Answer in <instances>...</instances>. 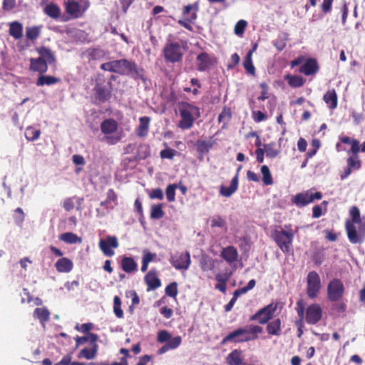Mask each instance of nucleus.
Masks as SVG:
<instances>
[{"mask_svg": "<svg viewBox=\"0 0 365 365\" xmlns=\"http://www.w3.org/2000/svg\"><path fill=\"white\" fill-rule=\"evenodd\" d=\"M177 153V150L170 148H168L160 151V156L162 159L172 160Z\"/></svg>", "mask_w": 365, "mask_h": 365, "instance_id": "4d7b16f0", "label": "nucleus"}, {"mask_svg": "<svg viewBox=\"0 0 365 365\" xmlns=\"http://www.w3.org/2000/svg\"><path fill=\"white\" fill-rule=\"evenodd\" d=\"M59 240L68 244L81 243V238L73 232H65L59 235Z\"/></svg>", "mask_w": 365, "mask_h": 365, "instance_id": "4c0bfd02", "label": "nucleus"}, {"mask_svg": "<svg viewBox=\"0 0 365 365\" xmlns=\"http://www.w3.org/2000/svg\"><path fill=\"white\" fill-rule=\"evenodd\" d=\"M150 118L143 116L139 118V125L136 128V134L138 137H145L149 132Z\"/></svg>", "mask_w": 365, "mask_h": 365, "instance_id": "a878e982", "label": "nucleus"}, {"mask_svg": "<svg viewBox=\"0 0 365 365\" xmlns=\"http://www.w3.org/2000/svg\"><path fill=\"white\" fill-rule=\"evenodd\" d=\"M145 282L148 286V290L155 289L161 285L160 279L157 277L155 270H150L145 276Z\"/></svg>", "mask_w": 365, "mask_h": 365, "instance_id": "5701e85b", "label": "nucleus"}, {"mask_svg": "<svg viewBox=\"0 0 365 365\" xmlns=\"http://www.w3.org/2000/svg\"><path fill=\"white\" fill-rule=\"evenodd\" d=\"M220 256L230 264L235 262L238 258V252L234 246H228L222 249Z\"/></svg>", "mask_w": 365, "mask_h": 365, "instance_id": "412c9836", "label": "nucleus"}, {"mask_svg": "<svg viewBox=\"0 0 365 365\" xmlns=\"http://www.w3.org/2000/svg\"><path fill=\"white\" fill-rule=\"evenodd\" d=\"M195 9L191 13L190 16H186L184 19H180L178 23L185 28L186 29L192 31L193 30L191 24L194 23L197 19V12L198 11V3H195Z\"/></svg>", "mask_w": 365, "mask_h": 365, "instance_id": "c85d7f7f", "label": "nucleus"}, {"mask_svg": "<svg viewBox=\"0 0 365 365\" xmlns=\"http://www.w3.org/2000/svg\"><path fill=\"white\" fill-rule=\"evenodd\" d=\"M43 12L46 15L53 19H58L61 14L60 7L56 4L52 2L44 7Z\"/></svg>", "mask_w": 365, "mask_h": 365, "instance_id": "7c9ffc66", "label": "nucleus"}, {"mask_svg": "<svg viewBox=\"0 0 365 365\" xmlns=\"http://www.w3.org/2000/svg\"><path fill=\"white\" fill-rule=\"evenodd\" d=\"M54 267L59 273H68L73 268V263L68 257H61L55 263Z\"/></svg>", "mask_w": 365, "mask_h": 365, "instance_id": "aec40b11", "label": "nucleus"}, {"mask_svg": "<svg viewBox=\"0 0 365 365\" xmlns=\"http://www.w3.org/2000/svg\"><path fill=\"white\" fill-rule=\"evenodd\" d=\"M274 147V143H269L264 145V148L267 158H274L279 155V150L275 149Z\"/></svg>", "mask_w": 365, "mask_h": 365, "instance_id": "a18cd8bd", "label": "nucleus"}, {"mask_svg": "<svg viewBox=\"0 0 365 365\" xmlns=\"http://www.w3.org/2000/svg\"><path fill=\"white\" fill-rule=\"evenodd\" d=\"M333 1L334 0H323L321 4V9L324 14L331 12Z\"/></svg>", "mask_w": 365, "mask_h": 365, "instance_id": "338daca9", "label": "nucleus"}, {"mask_svg": "<svg viewBox=\"0 0 365 365\" xmlns=\"http://www.w3.org/2000/svg\"><path fill=\"white\" fill-rule=\"evenodd\" d=\"M277 307V304L271 303L259 309L255 314L250 317V320L257 321L260 324H265L272 319Z\"/></svg>", "mask_w": 365, "mask_h": 365, "instance_id": "9b49d317", "label": "nucleus"}, {"mask_svg": "<svg viewBox=\"0 0 365 365\" xmlns=\"http://www.w3.org/2000/svg\"><path fill=\"white\" fill-rule=\"evenodd\" d=\"M262 331L263 328L258 325L251 324L240 327L230 332L222 339L221 344H225L228 342L241 344L255 341L258 339V335Z\"/></svg>", "mask_w": 365, "mask_h": 365, "instance_id": "7ed1b4c3", "label": "nucleus"}, {"mask_svg": "<svg viewBox=\"0 0 365 365\" xmlns=\"http://www.w3.org/2000/svg\"><path fill=\"white\" fill-rule=\"evenodd\" d=\"M197 61V70L199 71H205L213 65V59L206 52L199 53L196 58Z\"/></svg>", "mask_w": 365, "mask_h": 365, "instance_id": "6ab92c4d", "label": "nucleus"}, {"mask_svg": "<svg viewBox=\"0 0 365 365\" xmlns=\"http://www.w3.org/2000/svg\"><path fill=\"white\" fill-rule=\"evenodd\" d=\"M170 262L178 270H187L191 263L190 255L188 252H176L171 255Z\"/></svg>", "mask_w": 365, "mask_h": 365, "instance_id": "ddd939ff", "label": "nucleus"}, {"mask_svg": "<svg viewBox=\"0 0 365 365\" xmlns=\"http://www.w3.org/2000/svg\"><path fill=\"white\" fill-rule=\"evenodd\" d=\"M136 365H153L152 357L149 355H144L140 358Z\"/></svg>", "mask_w": 365, "mask_h": 365, "instance_id": "774afa93", "label": "nucleus"}, {"mask_svg": "<svg viewBox=\"0 0 365 365\" xmlns=\"http://www.w3.org/2000/svg\"><path fill=\"white\" fill-rule=\"evenodd\" d=\"M256 48H257V44L255 45L252 50H250L247 53V54L244 60V62H243V66H244L245 69L246 70V71L248 73H250L252 76L255 75V67L252 63V53L255 51Z\"/></svg>", "mask_w": 365, "mask_h": 365, "instance_id": "473e14b6", "label": "nucleus"}, {"mask_svg": "<svg viewBox=\"0 0 365 365\" xmlns=\"http://www.w3.org/2000/svg\"><path fill=\"white\" fill-rule=\"evenodd\" d=\"M347 166L353 170H358L361 168V161L359 159L358 154L350 156L347 158Z\"/></svg>", "mask_w": 365, "mask_h": 365, "instance_id": "de8ad7c7", "label": "nucleus"}, {"mask_svg": "<svg viewBox=\"0 0 365 365\" xmlns=\"http://www.w3.org/2000/svg\"><path fill=\"white\" fill-rule=\"evenodd\" d=\"M71 360L72 356L71 354H66L63 356L60 361L54 364V365H86L83 362L71 361Z\"/></svg>", "mask_w": 365, "mask_h": 365, "instance_id": "8fccbe9b", "label": "nucleus"}, {"mask_svg": "<svg viewBox=\"0 0 365 365\" xmlns=\"http://www.w3.org/2000/svg\"><path fill=\"white\" fill-rule=\"evenodd\" d=\"M252 118L255 122L259 123L267 120V116L263 112L257 110L252 112Z\"/></svg>", "mask_w": 365, "mask_h": 365, "instance_id": "e2e57ef3", "label": "nucleus"}, {"mask_svg": "<svg viewBox=\"0 0 365 365\" xmlns=\"http://www.w3.org/2000/svg\"><path fill=\"white\" fill-rule=\"evenodd\" d=\"M285 79L288 80L289 85L293 88L302 87L305 83V80L300 76H292L288 74L285 76Z\"/></svg>", "mask_w": 365, "mask_h": 365, "instance_id": "ea45409f", "label": "nucleus"}, {"mask_svg": "<svg viewBox=\"0 0 365 365\" xmlns=\"http://www.w3.org/2000/svg\"><path fill=\"white\" fill-rule=\"evenodd\" d=\"M98 245L104 255L110 257L115 255L113 249L118 247L119 244L115 236L108 235L106 239H101Z\"/></svg>", "mask_w": 365, "mask_h": 365, "instance_id": "4468645a", "label": "nucleus"}, {"mask_svg": "<svg viewBox=\"0 0 365 365\" xmlns=\"http://www.w3.org/2000/svg\"><path fill=\"white\" fill-rule=\"evenodd\" d=\"M171 338V334L166 330L159 331L158 333L157 339L160 343L168 342Z\"/></svg>", "mask_w": 365, "mask_h": 365, "instance_id": "680f3d73", "label": "nucleus"}, {"mask_svg": "<svg viewBox=\"0 0 365 365\" xmlns=\"http://www.w3.org/2000/svg\"><path fill=\"white\" fill-rule=\"evenodd\" d=\"M212 143L209 140H198L195 143L197 153L205 154L209 152L212 147Z\"/></svg>", "mask_w": 365, "mask_h": 365, "instance_id": "58836bf2", "label": "nucleus"}, {"mask_svg": "<svg viewBox=\"0 0 365 365\" xmlns=\"http://www.w3.org/2000/svg\"><path fill=\"white\" fill-rule=\"evenodd\" d=\"M319 69V66L317 61L315 58H309L299 68V71L306 76H312L317 73Z\"/></svg>", "mask_w": 365, "mask_h": 365, "instance_id": "a211bd4d", "label": "nucleus"}, {"mask_svg": "<svg viewBox=\"0 0 365 365\" xmlns=\"http://www.w3.org/2000/svg\"><path fill=\"white\" fill-rule=\"evenodd\" d=\"M259 87L262 89L260 96L257 98L258 101H264L269 98V86L267 83L262 82L259 83Z\"/></svg>", "mask_w": 365, "mask_h": 365, "instance_id": "5fc2aeb1", "label": "nucleus"}, {"mask_svg": "<svg viewBox=\"0 0 365 365\" xmlns=\"http://www.w3.org/2000/svg\"><path fill=\"white\" fill-rule=\"evenodd\" d=\"M93 328V324L92 323H85V324H82L81 325H76V329L78 330V331H81L82 333H85V334H89L91 333L90 331Z\"/></svg>", "mask_w": 365, "mask_h": 365, "instance_id": "69168bd1", "label": "nucleus"}, {"mask_svg": "<svg viewBox=\"0 0 365 365\" xmlns=\"http://www.w3.org/2000/svg\"><path fill=\"white\" fill-rule=\"evenodd\" d=\"M243 361L242 351L240 349L232 350L226 357L228 365H242Z\"/></svg>", "mask_w": 365, "mask_h": 365, "instance_id": "bb28decb", "label": "nucleus"}, {"mask_svg": "<svg viewBox=\"0 0 365 365\" xmlns=\"http://www.w3.org/2000/svg\"><path fill=\"white\" fill-rule=\"evenodd\" d=\"M34 316L37 318L42 324H44L49 320L50 312L48 309L45 307L36 308L34 312Z\"/></svg>", "mask_w": 365, "mask_h": 365, "instance_id": "c9c22d12", "label": "nucleus"}, {"mask_svg": "<svg viewBox=\"0 0 365 365\" xmlns=\"http://www.w3.org/2000/svg\"><path fill=\"white\" fill-rule=\"evenodd\" d=\"M340 140L343 143L351 145L350 152L352 153V154L356 155L360 151L359 142L357 140L351 139L348 136H343L340 138Z\"/></svg>", "mask_w": 365, "mask_h": 365, "instance_id": "e433bc0d", "label": "nucleus"}, {"mask_svg": "<svg viewBox=\"0 0 365 365\" xmlns=\"http://www.w3.org/2000/svg\"><path fill=\"white\" fill-rule=\"evenodd\" d=\"M61 82V79L52 76L40 75L36 84L37 86H51Z\"/></svg>", "mask_w": 365, "mask_h": 365, "instance_id": "2f4dec72", "label": "nucleus"}, {"mask_svg": "<svg viewBox=\"0 0 365 365\" xmlns=\"http://www.w3.org/2000/svg\"><path fill=\"white\" fill-rule=\"evenodd\" d=\"M182 343V337L177 336L173 338H170V340L166 343L170 349H175L178 348Z\"/></svg>", "mask_w": 365, "mask_h": 365, "instance_id": "bf43d9fd", "label": "nucleus"}, {"mask_svg": "<svg viewBox=\"0 0 365 365\" xmlns=\"http://www.w3.org/2000/svg\"><path fill=\"white\" fill-rule=\"evenodd\" d=\"M307 294L310 299H315L317 297L321 288L322 283L319 274L316 271H311L307 276Z\"/></svg>", "mask_w": 365, "mask_h": 365, "instance_id": "1a4fd4ad", "label": "nucleus"}, {"mask_svg": "<svg viewBox=\"0 0 365 365\" xmlns=\"http://www.w3.org/2000/svg\"><path fill=\"white\" fill-rule=\"evenodd\" d=\"M120 267L126 273H132L138 269V264L130 257H123L121 259Z\"/></svg>", "mask_w": 365, "mask_h": 365, "instance_id": "cd10ccee", "label": "nucleus"}, {"mask_svg": "<svg viewBox=\"0 0 365 365\" xmlns=\"http://www.w3.org/2000/svg\"><path fill=\"white\" fill-rule=\"evenodd\" d=\"M165 294L167 296L170 297H176L178 295V284L175 282H171L169 284L165 289Z\"/></svg>", "mask_w": 365, "mask_h": 365, "instance_id": "3c124183", "label": "nucleus"}, {"mask_svg": "<svg viewBox=\"0 0 365 365\" xmlns=\"http://www.w3.org/2000/svg\"><path fill=\"white\" fill-rule=\"evenodd\" d=\"M261 173L262 175L263 183L266 185H271L273 184V179L270 173L269 168L267 165H262L261 167Z\"/></svg>", "mask_w": 365, "mask_h": 365, "instance_id": "79ce46f5", "label": "nucleus"}, {"mask_svg": "<svg viewBox=\"0 0 365 365\" xmlns=\"http://www.w3.org/2000/svg\"><path fill=\"white\" fill-rule=\"evenodd\" d=\"M9 35L15 39H19L23 36V26L19 21H13L9 24Z\"/></svg>", "mask_w": 365, "mask_h": 365, "instance_id": "72a5a7b5", "label": "nucleus"}, {"mask_svg": "<svg viewBox=\"0 0 365 365\" xmlns=\"http://www.w3.org/2000/svg\"><path fill=\"white\" fill-rule=\"evenodd\" d=\"M165 215L163 210V204L153 205L150 209V218L154 220H159Z\"/></svg>", "mask_w": 365, "mask_h": 365, "instance_id": "a19ab883", "label": "nucleus"}, {"mask_svg": "<svg viewBox=\"0 0 365 365\" xmlns=\"http://www.w3.org/2000/svg\"><path fill=\"white\" fill-rule=\"evenodd\" d=\"M177 185L170 184L166 187L165 194L168 202H173L175 200V190Z\"/></svg>", "mask_w": 365, "mask_h": 365, "instance_id": "864d4df0", "label": "nucleus"}, {"mask_svg": "<svg viewBox=\"0 0 365 365\" xmlns=\"http://www.w3.org/2000/svg\"><path fill=\"white\" fill-rule=\"evenodd\" d=\"M101 130L105 135V140L110 145H114L120 140V137L110 135L115 133L118 130V125L117 121L113 118H107L103 120L101 123Z\"/></svg>", "mask_w": 365, "mask_h": 365, "instance_id": "423d86ee", "label": "nucleus"}, {"mask_svg": "<svg viewBox=\"0 0 365 365\" xmlns=\"http://www.w3.org/2000/svg\"><path fill=\"white\" fill-rule=\"evenodd\" d=\"M163 56L165 61L175 63L182 61L183 51L178 42L168 43L164 47Z\"/></svg>", "mask_w": 365, "mask_h": 365, "instance_id": "9d476101", "label": "nucleus"}, {"mask_svg": "<svg viewBox=\"0 0 365 365\" xmlns=\"http://www.w3.org/2000/svg\"><path fill=\"white\" fill-rule=\"evenodd\" d=\"M180 120L178 127L187 130L193 126L194 122L200 116V108L188 102L182 101L178 103Z\"/></svg>", "mask_w": 365, "mask_h": 365, "instance_id": "20e7f679", "label": "nucleus"}, {"mask_svg": "<svg viewBox=\"0 0 365 365\" xmlns=\"http://www.w3.org/2000/svg\"><path fill=\"white\" fill-rule=\"evenodd\" d=\"M149 197L150 199H158V200H163V192L162 189L160 188H155L153 189L149 193Z\"/></svg>", "mask_w": 365, "mask_h": 365, "instance_id": "0e129e2a", "label": "nucleus"}, {"mask_svg": "<svg viewBox=\"0 0 365 365\" xmlns=\"http://www.w3.org/2000/svg\"><path fill=\"white\" fill-rule=\"evenodd\" d=\"M113 312L118 318L121 319L123 317V311L121 309V300L118 296H115L113 299Z\"/></svg>", "mask_w": 365, "mask_h": 365, "instance_id": "49530a36", "label": "nucleus"}, {"mask_svg": "<svg viewBox=\"0 0 365 365\" xmlns=\"http://www.w3.org/2000/svg\"><path fill=\"white\" fill-rule=\"evenodd\" d=\"M37 51L40 56L38 58H43L47 65L56 63V57L50 48L41 46L38 48Z\"/></svg>", "mask_w": 365, "mask_h": 365, "instance_id": "c756f323", "label": "nucleus"}, {"mask_svg": "<svg viewBox=\"0 0 365 365\" xmlns=\"http://www.w3.org/2000/svg\"><path fill=\"white\" fill-rule=\"evenodd\" d=\"M297 314L299 317V320L303 321L304 318V311H305V307H304V300L300 299L297 302V308H296Z\"/></svg>", "mask_w": 365, "mask_h": 365, "instance_id": "13d9d810", "label": "nucleus"}, {"mask_svg": "<svg viewBox=\"0 0 365 365\" xmlns=\"http://www.w3.org/2000/svg\"><path fill=\"white\" fill-rule=\"evenodd\" d=\"M110 87L108 88L101 83H96L93 88L94 98L98 103H103L109 101L112 96L111 83H109Z\"/></svg>", "mask_w": 365, "mask_h": 365, "instance_id": "2eb2a0df", "label": "nucleus"}, {"mask_svg": "<svg viewBox=\"0 0 365 365\" xmlns=\"http://www.w3.org/2000/svg\"><path fill=\"white\" fill-rule=\"evenodd\" d=\"M232 117L231 109L227 107H224L222 111L220 113L218 116V121L222 122L224 120L227 121L230 120Z\"/></svg>", "mask_w": 365, "mask_h": 365, "instance_id": "052dcab7", "label": "nucleus"}, {"mask_svg": "<svg viewBox=\"0 0 365 365\" xmlns=\"http://www.w3.org/2000/svg\"><path fill=\"white\" fill-rule=\"evenodd\" d=\"M322 198V194L320 192H312L311 190H307L297 194L293 199V203L298 207H304L314 202L315 200H319Z\"/></svg>", "mask_w": 365, "mask_h": 365, "instance_id": "f8f14e48", "label": "nucleus"}, {"mask_svg": "<svg viewBox=\"0 0 365 365\" xmlns=\"http://www.w3.org/2000/svg\"><path fill=\"white\" fill-rule=\"evenodd\" d=\"M40 32V28L38 26L27 27L26 36L28 39L34 41L39 36Z\"/></svg>", "mask_w": 365, "mask_h": 365, "instance_id": "c03bdc74", "label": "nucleus"}, {"mask_svg": "<svg viewBox=\"0 0 365 365\" xmlns=\"http://www.w3.org/2000/svg\"><path fill=\"white\" fill-rule=\"evenodd\" d=\"M323 100L329 109H335L338 105V97L335 89L328 90L324 95Z\"/></svg>", "mask_w": 365, "mask_h": 365, "instance_id": "393cba45", "label": "nucleus"}, {"mask_svg": "<svg viewBox=\"0 0 365 365\" xmlns=\"http://www.w3.org/2000/svg\"><path fill=\"white\" fill-rule=\"evenodd\" d=\"M238 187V174L232 179L229 187L221 185L220 188V194L224 197H229L235 193Z\"/></svg>", "mask_w": 365, "mask_h": 365, "instance_id": "b1692460", "label": "nucleus"}, {"mask_svg": "<svg viewBox=\"0 0 365 365\" xmlns=\"http://www.w3.org/2000/svg\"><path fill=\"white\" fill-rule=\"evenodd\" d=\"M322 318V309L319 304L314 303L306 309L305 320L309 324H317Z\"/></svg>", "mask_w": 365, "mask_h": 365, "instance_id": "dca6fc26", "label": "nucleus"}, {"mask_svg": "<svg viewBox=\"0 0 365 365\" xmlns=\"http://www.w3.org/2000/svg\"><path fill=\"white\" fill-rule=\"evenodd\" d=\"M41 130L39 129H35L34 128L29 126L26 129L25 137L28 140L34 141L38 139L40 136Z\"/></svg>", "mask_w": 365, "mask_h": 365, "instance_id": "37998d69", "label": "nucleus"}, {"mask_svg": "<svg viewBox=\"0 0 365 365\" xmlns=\"http://www.w3.org/2000/svg\"><path fill=\"white\" fill-rule=\"evenodd\" d=\"M64 6L66 13L71 19H78L83 16L89 7L90 3L88 0L82 1V4L75 0H68L64 4Z\"/></svg>", "mask_w": 365, "mask_h": 365, "instance_id": "6e6552de", "label": "nucleus"}, {"mask_svg": "<svg viewBox=\"0 0 365 365\" xmlns=\"http://www.w3.org/2000/svg\"><path fill=\"white\" fill-rule=\"evenodd\" d=\"M101 69L105 71L118 73L121 76L130 75L134 79L145 81L144 69L139 68L133 61L122 58L106 62L101 65Z\"/></svg>", "mask_w": 365, "mask_h": 365, "instance_id": "f257e3e1", "label": "nucleus"}, {"mask_svg": "<svg viewBox=\"0 0 365 365\" xmlns=\"http://www.w3.org/2000/svg\"><path fill=\"white\" fill-rule=\"evenodd\" d=\"M327 291L328 300L331 302H337L343 298L345 287L341 279L334 278L328 283Z\"/></svg>", "mask_w": 365, "mask_h": 365, "instance_id": "0eeeda50", "label": "nucleus"}, {"mask_svg": "<svg viewBox=\"0 0 365 365\" xmlns=\"http://www.w3.org/2000/svg\"><path fill=\"white\" fill-rule=\"evenodd\" d=\"M210 225L212 227H220L223 228L225 227V221L220 215H215L210 219Z\"/></svg>", "mask_w": 365, "mask_h": 365, "instance_id": "6e6d98bb", "label": "nucleus"}, {"mask_svg": "<svg viewBox=\"0 0 365 365\" xmlns=\"http://www.w3.org/2000/svg\"><path fill=\"white\" fill-rule=\"evenodd\" d=\"M288 39V34L284 33L283 37L278 38L273 41V46L276 48L278 51H283L287 45V41Z\"/></svg>", "mask_w": 365, "mask_h": 365, "instance_id": "09e8293b", "label": "nucleus"}, {"mask_svg": "<svg viewBox=\"0 0 365 365\" xmlns=\"http://www.w3.org/2000/svg\"><path fill=\"white\" fill-rule=\"evenodd\" d=\"M247 26V22L245 20H240L235 26V34L239 36H242L245 33Z\"/></svg>", "mask_w": 365, "mask_h": 365, "instance_id": "603ef678", "label": "nucleus"}, {"mask_svg": "<svg viewBox=\"0 0 365 365\" xmlns=\"http://www.w3.org/2000/svg\"><path fill=\"white\" fill-rule=\"evenodd\" d=\"M351 220H346L345 228L347 237L352 244L361 243L365 238V225L361 224L360 211L356 206H352L349 210Z\"/></svg>", "mask_w": 365, "mask_h": 365, "instance_id": "f03ea898", "label": "nucleus"}, {"mask_svg": "<svg viewBox=\"0 0 365 365\" xmlns=\"http://www.w3.org/2000/svg\"><path fill=\"white\" fill-rule=\"evenodd\" d=\"M90 338L92 348L83 349L78 354V358H85L87 360H90L96 357L98 349V346L96 343L98 339V336L96 334L90 333Z\"/></svg>", "mask_w": 365, "mask_h": 365, "instance_id": "f3484780", "label": "nucleus"}, {"mask_svg": "<svg viewBox=\"0 0 365 365\" xmlns=\"http://www.w3.org/2000/svg\"><path fill=\"white\" fill-rule=\"evenodd\" d=\"M266 330L269 335L279 336L281 334V320L276 319L267 325Z\"/></svg>", "mask_w": 365, "mask_h": 365, "instance_id": "f704fd0d", "label": "nucleus"}, {"mask_svg": "<svg viewBox=\"0 0 365 365\" xmlns=\"http://www.w3.org/2000/svg\"><path fill=\"white\" fill-rule=\"evenodd\" d=\"M30 69L42 75L48 71V65L43 58H31Z\"/></svg>", "mask_w": 365, "mask_h": 365, "instance_id": "4be33fe9", "label": "nucleus"}, {"mask_svg": "<svg viewBox=\"0 0 365 365\" xmlns=\"http://www.w3.org/2000/svg\"><path fill=\"white\" fill-rule=\"evenodd\" d=\"M286 230L282 227H277L271 234V237L278 246V247L284 254L289 253L292 250L294 232L292 230V225H285Z\"/></svg>", "mask_w": 365, "mask_h": 365, "instance_id": "39448f33", "label": "nucleus"}]
</instances>
